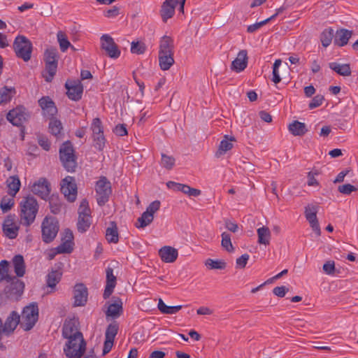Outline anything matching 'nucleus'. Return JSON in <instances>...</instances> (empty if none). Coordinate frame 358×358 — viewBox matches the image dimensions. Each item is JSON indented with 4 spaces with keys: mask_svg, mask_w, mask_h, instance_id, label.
Here are the masks:
<instances>
[{
    "mask_svg": "<svg viewBox=\"0 0 358 358\" xmlns=\"http://www.w3.org/2000/svg\"><path fill=\"white\" fill-rule=\"evenodd\" d=\"M38 144L45 150H49L50 148V143L48 139L44 136L38 137Z\"/></svg>",
    "mask_w": 358,
    "mask_h": 358,
    "instance_id": "774afa93",
    "label": "nucleus"
},
{
    "mask_svg": "<svg viewBox=\"0 0 358 358\" xmlns=\"http://www.w3.org/2000/svg\"><path fill=\"white\" fill-rule=\"evenodd\" d=\"M250 256L248 254H243L236 260V268L239 269L244 268L249 260Z\"/></svg>",
    "mask_w": 358,
    "mask_h": 358,
    "instance_id": "bf43d9fd",
    "label": "nucleus"
},
{
    "mask_svg": "<svg viewBox=\"0 0 358 358\" xmlns=\"http://www.w3.org/2000/svg\"><path fill=\"white\" fill-rule=\"evenodd\" d=\"M329 66L331 69L341 76H349L351 75L352 71L348 64H340L336 62H331L329 63Z\"/></svg>",
    "mask_w": 358,
    "mask_h": 358,
    "instance_id": "f704fd0d",
    "label": "nucleus"
},
{
    "mask_svg": "<svg viewBox=\"0 0 358 358\" xmlns=\"http://www.w3.org/2000/svg\"><path fill=\"white\" fill-rule=\"evenodd\" d=\"M90 214L91 211L88 202L86 199H83L78 208V216L91 217Z\"/></svg>",
    "mask_w": 358,
    "mask_h": 358,
    "instance_id": "6e6d98bb",
    "label": "nucleus"
},
{
    "mask_svg": "<svg viewBox=\"0 0 358 358\" xmlns=\"http://www.w3.org/2000/svg\"><path fill=\"white\" fill-rule=\"evenodd\" d=\"M73 241H62V243L57 248V253H71L73 250Z\"/></svg>",
    "mask_w": 358,
    "mask_h": 358,
    "instance_id": "864d4df0",
    "label": "nucleus"
},
{
    "mask_svg": "<svg viewBox=\"0 0 358 358\" xmlns=\"http://www.w3.org/2000/svg\"><path fill=\"white\" fill-rule=\"evenodd\" d=\"M7 187L8 188V194L14 197L20 188V180L17 176H10L7 180Z\"/></svg>",
    "mask_w": 358,
    "mask_h": 358,
    "instance_id": "2f4dec72",
    "label": "nucleus"
},
{
    "mask_svg": "<svg viewBox=\"0 0 358 358\" xmlns=\"http://www.w3.org/2000/svg\"><path fill=\"white\" fill-rule=\"evenodd\" d=\"M29 115L24 107L18 106L10 110L6 116L7 120L14 126L20 127L27 121Z\"/></svg>",
    "mask_w": 358,
    "mask_h": 358,
    "instance_id": "ddd939ff",
    "label": "nucleus"
},
{
    "mask_svg": "<svg viewBox=\"0 0 358 358\" xmlns=\"http://www.w3.org/2000/svg\"><path fill=\"white\" fill-rule=\"evenodd\" d=\"M173 64V55L159 54V64L162 70H169Z\"/></svg>",
    "mask_w": 358,
    "mask_h": 358,
    "instance_id": "e433bc0d",
    "label": "nucleus"
},
{
    "mask_svg": "<svg viewBox=\"0 0 358 358\" xmlns=\"http://www.w3.org/2000/svg\"><path fill=\"white\" fill-rule=\"evenodd\" d=\"M11 278L8 275V262L6 260H2L0 262V281L9 280Z\"/></svg>",
    "mask_w": 358,
    "mask_h": 358,
    "instance_id": "3c124183",
    "label": "nucleus"
},
{
    "mask_svg": "<svg viewBox=\"0 0 358 358\" xmlns=\"http://www.w3.org/2000/svg\"><path fill=\"white\" fill-rule=\"evenodd\" d=\"M317 206L308 204L305 207L304 214L313 231L319 236L321 234V229L317 218Z\"/></svg>",
    "mask_w": 358,
    "mask_h": 358,
    "instance_id": "f8f14e48",
    "label": "nucleus"
},
{
    "mask_svg": "<svg viewBox=\"0 0 358 358\" xmlns=\"http://www.w3.org/2000/svg\"><path fill=\"white\" fill-rule=\"evenodd\" d=\"M90 129L92 131V136L103 134L102 123L99 117H96L93 120Z\"/></svg>",
    "mask_w": 358,
    "mask_h": 358,
    "instance_id": "49530a36",
    "label": "nucleus"
},
{
    "mask_svg": "<svg viewBox=\"0 0 358 358\" xmlns=\"http://www.w3.org/2000/svg\"><path fill=\"white\" fill-rule=\"evenodd\" d=\"M24 283L16 278H14L4 289L7 298L13 300H17L23 292Z\"/></svg>",
    "mask_w": 358,
    "mask_h": 358,
    "instance_id": "4468645a",
    "label": "nucleus"
},
{
    "mask_svg": "<svg viewBox=\"0 0 358 358\" xmlns=\"http://www.w3.org/2000/svg\"><path fill=\"white\" fill-rule=\"evenodd\" d=\"M157 308L164 314L173 315L178 313L182 308V306H169L164 303L162 299H159Z\"/></svg>",
    "mask_w": 358,
    "mask_h": 358,
    "instance_id": "58836bf2",
    "label": "nucleus"
},
{
    "mask_svg": "<svg viewBox=\"0 0 358 358\" xmlns=\"http://www.w3.org/2000/svg\"><path fill=\"white\" fill-rule=\"evenodd\" d=\"M13 50L18 58L28 62L31 57L32 44L31 41L24 36H17L13 42Z\"/></svg>",
    "mask_w": 358,
    "mask_h": 358,
    "instance_id": "20e7f679",
    "label": "nucleus"
},
{
    "mask_svg": "<svg viewBox=\"0 0 358 358\" xmlns=\"http://www.w3.org/2000/svg\"><path fill=\"white\" fill-rule=\"evenodd\" d=\"M38 103L43 109V110L47 108H49L51 106L55 105V103L48 96L42 97L41 99L38 100Z\"/></svg>",
    "mask_w": 358,
    "mask_h": 358,
    "instance_id": "680f3d73",
    "label": "nucleus"
},
{
    "mask_svg": "<svg viewBox=\"0 0 358 358\" xmlns=\"http://www.w3.org/2000/svg\"><path fill=\"white\" fill-rule=\"evenodd\" d=\"M236 139L234 137L231 136L229 139L228 138V136H224V138L220 142L219 145V148L215 153L216 157H220L222 155H224L226 152L230 150L233 148V144L231 141H235Z\"/></svg>",
    "mask_w": 358,
    "mask_h": 358,
    "instance_id": "72a5a7b5",
    "label": "nucleus"
},
{
    "mask_svg": "<svg viewBox=\"0 0 358 358\" xmlns=\"http://www.w3.org/2000/svg\"><path fill=\"white\" fill-rule=\"evenodd\" d=\"M324 99V96L320 95V94L316 95L315 96H314L313 98V99L310 102L309 106H308L309 108L313 109L315 108L319 107L320 106L322 105Z\"/></svg>",
    "mask_w": 358,
    "mask_h": 358,
    "instance_id": "052dcab7",
    "label": "nucleus"
},
{
    "mask_svg": "<svg viewBox=\"0 0 358 358\" xmlns=\"http://www.w3.org/2000/svg\"><path fill=\"white\" fill-rule=\"evenodd\" d=\"M38 319V308L36 303H31L24 308L20 316V327L25 331L33 328Z\"/></svg>",
    "mask_w": 358,
    "mask_h": 358,
    "instance_id": "423d86ee",
    "label": "nucleus"
},
{
    "mask_svg": "<svg viewBox=\"0 0 358 358\" xmlns=\"http://www.w3.org/2000/svg\"><path fill=\"white\" fill-rule=\"evenodd\" d=\"M59 158L68 172H74L77 166L76 157L70 141L64 143L59 148Z\"/></svg>",
    "mask_w": 358,
    "mask_h": 358,
    "instance_id": "f03ea898",
    "label": "nucleus"
},
{
    "mask_svg": "<svg viewBox=\"0 0 358 358\" xmlns=\"http://www.w3.org/2000/svg\"><path fill=\"white\" fill-rule=\"evenodd\" d=\"M338 190L340 193L348 195L350 194L352 192L357 191V188L352 185L345 184L339 185L338 187Z\"/></svg>",
    "mask_w": 358,
    "mask_h": 358,
    "instance_id": "13d9d810",
    "label": "nucleus"
},
{
    "mask_svg": "<svg viewBox=\"0 0 358 358\" xmlns=\"http://www.w3.org/2000/svg\"><path fill=\"white\" fill-rule=\"evenodd\" d=\"M257 236H258V243L259 244H263L267 245L270 243V239L271 237V233L268 227L263 226L257 230Z\"/></svg>",
    "mask_w": 358,
    "mask_h": 358,
    "instance_id": "c9c22d12",
    "label": "nucleus"
},
{
    "mask_svg": "<svg viewBox=\"0 0 358 358\" xmlns=\"http://www.w3.org/2000/svg\"><path fill=\"white\" fill-rule=\"evenodd\" d=\"M160 201L155 200L147 207L146 210L138 218L135 224L137 228H145L150 224L154 220V215L159 210Z\"/></svg>",
    "mask_w": 358,
    "mask_h": 358,
    "instance_id": "1a4fd4ad",
    "label": "nucleus"
},
{
    "mask_svg": "<svg viewBox=\"0 0 358 358\" xmlns=\"http://www.w3.org/2000/svg\"><path fill=\"white\" fill-rule=\"evenodd\" d=\"M59 222L54 217H45L41 223V237L43 242L51 243L57 236Z\"/></svg>",
    "mask_w": 358,
    "mask_h": 358,
    "instance_id": "39448f33",
    "label": "nucleus"
},
{
    "mask_svg": "<svg viewBox=\"0 0 358 358\" xmlns=\"http://www.w3.org/2000/svg\"><path fill=\"white\" fill-rule=\"evenodd\" d=\"M49 129L52 134L57 136L62 129V123L59 120L52 119L49 123Z\"/></svg>",
    "mask_w": 358,
    "mask_h": 358,
    "instance_id": "8fccbe9b",
    "label": "nucleus"
},
{
    "mask_svg": "<svg viewBox=\"0 0 358 358\" xmlns=\"http://www.w3.org/2000/svg\"><path fill=\"white\" fill-rule=\"evenodd\" d=\"M288 288L285 286L276 287L273 289V292L278 297L285 296V294L288 292Z\"/></svg>",
    "mask_w": 358,
    "mask_h": 358,
    "instance_id": "69168bd1",
    "label": "nucleus"
},
{
    "mask_svg": "<svg viewBox=\"0 0 358 358\" xmlns=\"http://www.w3.org/2000/svg\"><path fill=\"white\" fill-rule=\"evenodd\" d=\"M159 255L164 262L173 263L177 259L178 252L171 246H164L159 249Z\"/></svg>",
    "mask_w": 358,
    "mask_h": 358,
    "instance_id": "4be33fe9",
    "label": "nucleus"
},
{
    "mask_svg": "<svg viewBox=\"0 0 358 358\" xmlns=\"http://www.w3.org/2000/svg\"><path fill=\"white\" fill-rule=\"evenodd\" d=\"M86 350V343L83 336L74 337L68 339L64 348V352L67 357H72L75 355H84Z\"/></svg>",
    "mask_w": 358,
    "mask_h": 358,
    "instance_id": "0eeeda50",
    "label": "nucleus"
},
{
    "mask_svg": "<svg viewBox=\"0 0 358 358\" xmlns=\"http://www.w3.org/2000/svg\"><path fill=\"white\" fill-rule=\"evenodd\" d=\"M166 185L170 189L182 192L189 196H198L201 194V190L191 187L187 185L169 181L166 183Z\"/></svg>",
    "mask_w": 358,
    "mask_h": 358,
    "instance_id": "412c9836",
    "label": "nucleus"
},
{
    "mask_svg": "<svg viewBox=\"0 0 358 358\" xmlns=\"http://www.w3.org/2000/svg\"><path fill=\"white\" fill-rule=\"evenodd\" d=\"M91 225V217L78 216V230L80 233L85 232Z\"/></svg>",
    "mask_w": 358,
    "mask_h": 358,
    "instance_id": "ea45409f",
    "label": "nucleus"
},
{
    "mask_svg": "<svg viewBox=\"0 0 358 358\" xmlns=\"http://www.w3.org/2000/svg\"><path fill=\"white\" fill-rule=\"evenodd\" d=\"M22 223L26 226L32 224L38 210V204L33 196L24 197L20 203Z\"/></svg>",
    "mask_w": 358,
    "mask_h": 358,
    "instance_id": "f257e3e1",
    "label": "nucleus"
},
{
    "mask_svg": "<svg viewBox=\"0 0 358 358\" xmlns=\"http://www.w3.org/2000/svg\"><path fill=\"white\" fill-rule=\"evenodd\" d=\"M288 129L290 133L294 136H301L308 131L306 124L297 120H294L290 123Z\"/></svg>",
    "mask_w": 358,
    "mask_h": 358,
    "instance_id": "7c9ffc66",
    "label": "nucleus"
},
{
    "mask_svg": "<svg viewBox=\"0 0 358 358\" xmlns=\"http://www.w3.org/2000/svg\"><path fill=\"white\" fill-rule=\"evenodd\" d=\"M62 273L59 270H52L47 275V286L51 289L48 293H51L55 291V288L61 280Z\"/></svg>",
    "mask_w": 358,
    "mask_h": 358,
    "instance_id": "a878e982",
    "label": "nucleus"
},
{
    "mask_svg": "<svg viewBox=\"0 0 358 358\" xmlns=\"http://www.w3.org/2000/svg\"><path fill=\"white\" fill-rule=\"evenodd\" d=\"M16 94L15 87H3L0 89V104L7 103L10 101L12 97Z\"/></svg>",
    "mask_w": 358,
    "mask_h": 358,
    "instance_id": "4c0bfd02",
    "label": "nucleus"
},
{
    "mask_svg": "<svg viewBox=\"0 0 358 358\" xmlns=\"http://www.w3.org/2000/svg\"><path fill=\"white\" fill-rule=\"evenodd\" d=\"M106 238L109 243H117L119 241V234L117 224L110 222V226L106 231Z\"/></svg>",
    "mask_w": 358,
    "mask_h": 358,
    "instance_id": "c756f323",
    "label": "nucleus"
},
{
    "mask_svg": "<svg viewBox=\"0 0 358 358\" xmlns=\"http://www.w3.org/2000/svg\"><path fill=\"white\" fill-rule=\"evenodd\" d=\"M352 32L348 29H342L336 31L334 38L335 44L338 46L346 45L352 36Z\"/></svg>",
    "mask_w": 358,
    "mask_h": 358,
    "instance_id": "c85d7f7f",
    "label": "nucleus"
},
{
    "mask_svg": "<svg viewBox=\"0 0 358 358\" xmlns=\"http://www.w3.org/2000/svg\"><path fill=\"white\" fill-rule=\"evenodd\" d=\"M74 306H83L87 301V289L82 283L76 284L73 289Z\"/></svg>",
    "mask_w": 358,
    "mask_h": 358,
    "instance_id": "a211bd4d",
    "label": "nucleus"
},
{
    "mask_svg": "<svg viewBox=\"0 0 358 358\" xmlns=\"http://www.w3.org/2000/svg\"><path fill=\"white\" fill-rule=\"evenodd\" d=\"M334 36V30L328 29L323 31L320 36V41L324 47L329 46L332 41Z\"/></svg>",
    "mask_w": 358,
    "mask_h": 358,
    "instance_id": "a18cd8bd",
    "label": "nucleus"
},
{
    "mask_svg": "<svg viewBox=\"0 0 358 358\" xmlns=\"http://www.w3.org/2000/svg\"><path fill=\"white\" fill-rule=\"evenodd\" d=\"M14 205V199L12 196L10 197L4 196L1 199L0 208L3 213H6L11 209Z\"/></svg>",
    "mask_w": 358,
    "mask_h": 358,
    "instance_id": "09e8293b",
    "label": "nucleus"
},
{
    "mask_svg": "<svg viewBox=\"0 0 358 358\" xmlns=\"http://www.w3.org/2000/svg\"><path fill=\"white\" fill-rule=\"evenodd\" d=\"M18 229L19 227L13 222V219L10 217H8L3 222V232L9 238H15L17 236Z\"/></svg>",
    "mask_w": 358,
    "mask_h": 358,
    "instance_id": "393cba45",
    "label": "nucleus"
},
{
    "mask_svg": "<svg viewBox=\"0 0 358 358\" xmlns=\"http://www.w3.org/2000/svg\"><path fill=\"white\" fill-rule=\"evenodd\" d=\"M14 271L17 277H22L25 273V264L22 255H15L13 259Z\"/></svg>",
    "mask_w": 358,
    "mask_h": 358,
    "instance_id": "473e14b6",
    "label": "nucleus"
},
{
    "mask_svg": "<svg viewBox=\"0 0 358 358\" xmlns=\"http://www.w3.org/2000/svg\"><path fill=\"white\" fill-rule=\"evenodd\" d=\"M101 48L106 52V55L111 59L120 57L121 51L114 39L108 34H103L100 38Z\"/></svg>",
    "mask_w": 358,
    "mask_h": 358,
    "instance_id": "9d476101",
    "label": "nucleus"
},
{
    "mask_svg": "<svg viewBox=\"0 0 358 358\" xmlns=\"http://www.w3.org/2000/svg\"><path fill=\"white\" fill-rule=\"evenodd\" d=\"M95 190L97 203L102 206L108 201L112 193L110 182L106 177L101 176L96 183Z\"/></svg>",
    "mask_w": 358,
    "mask_h": 358,
    "instance_id": "6e6552de",
    "label": "nucleus"
},
{
    "mask_svg": "<svg viewBox=\"0 0 358 358\" xmlns=\"http://www.w3.org/2000/svg\"><path fill=\"white\" fill-rule=\"evenodd\" d=\"M225 227L230 231L235 233L238 229V226L236 223L231 222L229 220L224 221Z\"/></svg>",
    "mask_w": 358,
    "mask_h": 358,
    "instance_id": "338daca9",
    "label": "nucleus"
},
{
    "mask_svg": "<svg viewBox=\"0 0 358 358\" xmlns=\"http://www.w3.org/2000/svg\"><path fill=\"white\" fill-rule=\"evenodd\" d=\"M178 3V0H165L160 10V15L163 22H166L175 14V9Z\"/></svg>",
    "mask_w": 358,
    "mask_h": 358,
    "instance_id": "6ab92c4d",
    "label": "nucleus"
},
{
    "mask_svg": "<svg viewBox=\"0 0 358 358\" xmlns=\"http://www.w3.org/2000/svg\"><path fill=\"white\" fill-rule=\"evenodd\" d=\"M159 54L173 55V41L167 36H164L159 44Z\"/></svg>",
    "mask_w": 358,
    "mask_h": 358,
    "instance_id": "bb28decb",
    "label": "nucleus"
},
{
    "mask_svg": "<svg viewBox=\"0 0 358 358\" xmlns=\"http://www.w3.org/2000/svg\"><path fill=\"white\" fill-rule=\"evenodd\" d=\"M122 313V302L120 299L117 298L113 303L109 305L106 314L107 316L117 318Z\"/></svg>",
    "mask_w": 358,
    "mask_h": 358,
    "instance_id": "cd10ccee",
    "label": "nucleus"
},
{
    "mask_svg": "<svg viewBox=\"0 0 358 358\" xmlns=\"http://www.w3.org/2000/svg\"><path fill=\"white\" fill-rule=\"evenodd\" d=\"M31 191L41 199H46L50 192V184L45 178H41L34 183Z\"/></svg>",
    "mask_w": 358,
    "mask_h": 358,
    "instance_id": "f3484780",
    "label": "nucleus"
},
{
    "mask_svg": "<svg viewBox=\"0 0 358 358\" xmlns=\"http://www.w3.org/2000/svg\"><path fill=\"white\" fill-rule=\"evenodd\" d=\"M62 336L67 339L83 336L78 331V322L74 319L66 320L62 327Z\"/></svg>",
    "mask_w": 358,
    "mask_h": 358,
    "instance_id": "dca6fc26",
    "label": "nucleus"
},
{
    "mask_svg": "<svg viewBox=\"0 0 358 358\" xmlns=\"http://www.w3.org/2000/svg\"><path fill=\"white\" fill-rule=\"evenodd\" d=\"M222 241L221 245L227 252H231L234 250V248L231 243V235L227 232H223L221 235Z\"/></svg>",
    "mask_w": 358,
    "mask_h": 358,
    "instance_id": "c03bdc74",
    "label": "nucleus"
},
{
    "mask_svg": "<svg viewBox=\"0 0 358 358\" xmlns=\"http://www.w3.org/2000/svg\"><path fill=\"white\" fill-rule=\"evenodd\" d=\"M19 324H20V315L17 312L12 311L7 317L4 325H3V331H4L6 334H10Z\"/></svg>",
    "mask_w": 358,
    "mask_h": 358,
    "instance_id": "5701e85b",
    "label": "nucleus"
},
{
    "mask_svg": "<svg viewBox=\"0 0 358 358\" xmlns=\"http://www.w3.org/2000/svg\"><path fill=\"white\" fill-rule=\"evenodd\" d=\"M277 15H278V13H275V14L273 15L271 17H270L263 21H261L259 22H256L253 24L249 25L247 28V31L248 33H254L255 31H256L257 30L260 29L262 27H263L264 25L267 24L268 22H270L272 19H274L277 16Z\"/></svg>",
    "mask_w": 358,
    "mask_h": 358,
    "instance_id": "de8ad7c7",
    "label": "nucleus"
},
{
    "mask_svg": "<svg viewBox=\"0 0 358 358\" xmlns=\"http://www.w3.org/2000/svg\"><path fill=\"white\" fill-rule=\"evenodd\" d=\"M324 272L328 275L334 274L335 271V264L334 261L327 262L322 267Z\"/></svg>",
    "mask_w": 358,
    "mask_h": 358,
    "instance_id": "e2e57ef3",
    "label": "nucleus"
},
{
    "mask_svg": "<svg viewBox=\"0 0 358 358\" xmlns=\"http://www.w3.org/2000/svg\"><path fill=\"white\" fill-rule=\"evenodd\" d=\"M113 132L120 136H124L127 135V129L126 128V124H117L114 129Z\"/></svg>",
    "mask_w": 358,
    "mask_h": 358,
    "instance_id": "0e129e2a",
    "label": "nucleus"
},
{
    "mask_svg": "<svg viewBox=\"0 0 358 358\" xmlns=\"http://www.w3.org/2000/svg\"><path fill=\"white\" fill-rule=\"evenodd\" d=\"M68 97L73 101L81 99L83 92V86L80 80H67L65 84Z\"/></svg>",
    "mask_w": 358,
    "mask_h": 358,
    "instance_id": "2eb2a0df",
    "label": "nucleus"
},
{
    "mask_svg": "<svg viewBox=\"0 0 358 358\" xmlns=\"http://www.w3.org/2000/svg\"><path fill=\"white\" fill-rule=\"evenodd\" d=\"M106 285L104 289L103 296L105 299L110 297L116 285V277L113 274L112 268H107L106 271Z\"/></svg>",
    "mask_w": 358,
    "mask_h": 358,
    "instance_id": "b1692460",
    "label": "nucleus"
},
{
    "mask_svg": "<svg viewBox=\"0 0 358 358\" xmlns=\"http://www.w3.org/2000/svg\"><path fill=\"white\" fill-rule=\"evenodd\" d=\"M119 329L118 324L116 322L110 323L106 329L105 338L114 341Z\"/></svg>",
    "mask_w": 358,
    "mask_h": 358,
    "instance_id": "37998d69",
    "label": "nucleus"
},
{
    "mask_svg": "<svg viewBox=\"0 0 358 358\" xmlns=\"http://www.w3.org/2000/svg\"><path fill=\"white\" fill-rule=\"evenodd\" d=\"M161 164L163 167L170 170L173 167L175 164V159L172 156L162 154Z\"/></svg>",
    "mask_w": 358,
    "mask_h": 358,
    "instance_id": "5fc2aeb1",
    "label": "nucleus"
},
{
    "mask_svg": "<svg viewBox=\"0 0 358 358\" xmlns=\"http://www.w3.org/2000/svg\"><path fill=\"white\" fill-rule=\"evenodd\" d=\"M146 46L143 43L133 41L131 43V52L133 54L141 55L145 52Z\"/></svg>",
    "mask_w": 358,
    "mask_h": 358,
    "instance_id": "603ef678",
    "label": "nucleus"
},
{
    "mask_svg": "<svg viewBox=\"0 0 358 358\" xmlns=\"http://www.w3.org/2000/svg\"><path fill=\"white\" fill-rule=\"evenodd\" d=\"M61 192L69 201L73 202L76 200L77 186L73 177L66 176L62 180Z\"/></svg>",
    "mask_w": 358,
    "mask_h": 358,
    "instance_id": "9b49d317",
    "label": "nucleus"
},
{
    "mask_svg": "<svg viewBox=\"0 0 358 358\" xmlns=\"http://www.w3.org/2000/svg\"><path fill=\"white\" fill-rule=\"evenodd\" d=\"M248 61V52L246 50H242L239 51L236 58L231 62V69L240 73L247 67Z\"/></svg>",
    "mask_w": 358,
    "mask_h": 358,
    "instance_id": "aec40b11",
    "label": "nucleus"
},
{
    "mask_svg": "<svg viewBox=\"0 0 358 358\" xmlns=\"http://www.w3.org/2000/svg\"><path fill=\"white\" fill-rule=\"evenodd\" d=\"M58 57V52L55 48H50L45 51L44 61L48 74H43V77L47 82H51L56 74Z\"/></svg>",
    "mask_w": 358,
    "mask_h": 358,
    "instance_id": "7ed1b4c3",
    "label": "nucleus"
},
{
    "mask_svg": "<svg viewBox=\"0 0 358 358\" xmlns=\"http://www.w3.org/2000/svg\"><path fill=\"white\" fill-rule=\"evenodd\" d=\"M57 37L61 51L62 52H66L71 46V43L69 41L66 35L62 31H58Z\"/></svg>",
    "mask_w": 358,
    "mask_h": 358,
    "instance_id": "79ce46f5",
    "label": "nucleus"
},
{
    "mask_svg": "<svg viewBox=\"0 0 358 358\" xmlns=\"http://www.w3.org/2000/svg\"><path fill=\"white\" fill-rule=\"evenodd\" d=\"M205 265L210 269H224L227 266V263L222 259H208L205 262Z\"/></svg>",
    "mask_w": 358,
    "mask_h": 358,
    "instance_id": "a19ab883",
    "label": "nucleus"
},
{
    "mask_svg": "<svg viewBox=\"0 0 358 358\" xmlns=\"http://www.w3.org/2000/svg\"><path fill=\"white\" fill-rule=\"evenodd\" d=\"M94 146L99 150H102L105 146L106 139L103 134L101 135L92 136Z\"/></svg>",
    "mask_w": 358,
    "mask_h": 358,
    "instance_id": "4d7b16f0",
    "label": "nucleus"
}]
</instances>
